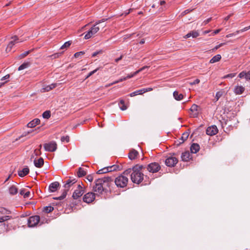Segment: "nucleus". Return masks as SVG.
I'll use <instances>...</instances> for the list:
<instances>
[{"label": "nucleus", "instance_id": "nucleus-1", "mask_svg": "<svg viewBox=\"0 0 250 250\" xmlns=\"http://www.w3.org/2000/svg\"><path fill=\"white\" fill-rule=\"evenodd\" d=\"M145 168V166L140 165H136L132 167L130 178L133 183L139 184L143 182V184L145 185L150 184L149 178L147 176H144L143 171Z\"/></svg>", "mask_w": 250, "mask_h": 250}, {"label": "nucleus", "instance_id": "nucleus-2", "mask_svg": "<svg viewBox=\"0 0 250 250\" xmlns=\"http://www.w3.org/2000/svg\"><path fill=\"white\" fill-rule=\"evenodd\" d=\"M101 181V185L103 187L104 193L111 192V188L114 185V177L112 176H106L98 179Z\"/></svg>", "mask_w": 250, "mask_h": 250}, {"label": "nucleus", "instance_id": "nucleus-3", "mask_svg": "<svg viewBox=\"0 0 250 250\" xmlns=\"http://www.w3.org/2000/svg\"><path fill=\"white\" fill-rule=\"evenodd\" d=\"M76 182V180L75 179H69L67 180L63 186L64 189L63 190L62 195L59 197L54 198V199L57 200H62L63 199L66 197L70 188Z\"/></svg>", "mask_w": 250, "mask_h": 250}, {"label": "nucleus", "instance_id": "nucleus-4", "mask_svg": "<svg viewBox=\"0 0 250 250\" xmlns=\"http://www.w3.org/2000/svg\"><path fill=\"white\" fill-rule=\"evenodd\" d=\"M107 19H103L101 20H99L96 22L95 24L91 28V29L87 32V33L84 36L85 39H89L91 37H92L93 35L97 33L100 28L99 26H97V25L100 24L101 22L105 21Z\"/></svg>", "mask_w": 250, "mask_h": 250}, {"label": "nucleus", "instance_id": "nucleus-5", "mask_svg": "<svg viewBox=\"0 0 250 250\" xmlns=\"http://www.w3.org/2000/svg\"><path fill=\"white\" fill-rule=\"evenodd\" d=\"M128 178L125 175H121L115 179L114 178V184L118 188H123L127 186Z\"/></svg>", "mask_w": 250, "mask_h": 250}, {"label": "nucleus", "instance_id": "nucleus-6", "mask_svg": "<svg viewBox=\"0 0 250 250\" xmlns=\"http://www.w3.org/2000/svg\"><path fill=\"white\" fill-rule=\"evenodd\" d=\"M101 181H99V179H97L94 182V185L93 187V191L96 194H103L104 192L103 187L101 185Z\"/></svg>", "mask_w": 250, "mask_h": 250}, {"label": "nucleus", "instance_id": "nucleus-7", "mask_svg": "<svg viewBox=\"0 0 250 250\" xmlns=\"http://www.w3.org/2000/svg\"><path fill=\"white\" fill-rule=\"evenodd\" d=\"M120 167L118 165H113L111 166H108L104 167L101 169L99 170L96 173L98 174H104L109 172L116 171L119 169Z\"/></svg>", "mask_w": 250, "mask_h": 250}, {"label": "nucleus", "instance_id": "nucleus-8", "mask_svg": "<svg viewBox=\"0 0 250 250\" xmlns=\"http://www.w3.org/2000/svg\"><path fill=\"white\" fill-rule=\"evenodd\" d=\"M145 166L149 172L153 173L159 171L161 169L160 165L156 162H153L147 165V166Z\"/></svg>", "mask_w": 250, "mask_h": 250}, {"label": "nucleus", "instance_id": "nucleus-9", "mask_svg": "<svg viewBox=\"0 0 250 250\" xmlns=\"http://www.w3.org/2000/svg\"><path fill=\"white\" fill-rule=\"evenodd\" d=\"M40 217L39 215L30 216L28 219V226L29 227H34L40 225Z\"/></svg>", "mask_w": 250, "mask_h": 250}, {"label": "nucleus", "instance_id": "nucleus-10", "mask_svg": "<svg viewBox=\"0 0 250 250\" xmlns=\"http://www.w3.org/2000/svg\"><path fill=\"white\" fill-rule=\"evenodd\" d=\"M11 39L12 40L9 42L6 48V51L7 52H10L13 46L15 44L19 42H22L23 41V40L19 38L17 36L12 37Z\"/></svg>", "mask_w": 250, "mask_h": 250}, {"label": "nucleus", "instance_id": "nucleus-11", "mask_svg": "<svg viewBox=\"0 0 250 250\" xmlns=\"http://www.w3.org/2000/svg\"><path fill=\"white\" fill-rule=\"evenodd\" d=\"M43 146L45 150L48 152H54L57 148V144L55 141H51L48 143H45Z\"/></svg>", "mask_w": 250, "mask_h": 250}, {"label": "nucleus", "instance_id": "nucleus-12", "mask_svg": "<svg viewBox=\"0 0 250 250\" xmlns=\"http://www.w3.org/2000/svg\"><path fill=\"white\" fill-rule=\"evenodd\" d=\"M148 66H145L141 68L140 69H139L137 71H135L133 73L131 74H128V75H127V76L126 77H123V78L119 79L118 80L114 81V83H115V84H116V83H120V82H123L124 81L128 79L131 78L133 77L134 76L136 75L139 72L142 71L143 70H144V69H145L146 68H148Z\"/></svg>", "mask_w": 250, "mask_h": 250}, {"label": "nucleus", "instance_id": "nucleus-13", "mask_svg": "<svg viewBox=\"0 0 250 250\" xmlns=\"http://www.w3.org/2000/svg\"><path fill=\"white\" fill-rule=\"evenodd\" d=\"M84 192L83 188L79 184L78 185L77 189L74 190L72 198L74 199H78L81 197Z\"/></svg>", "mask_w": 250, "mask_h": 250}, {"label": "nucleus", "instance_id": "nucleus-14", "mask_svg": "<svg viewBox=\"0 0 250 250\" xmlns=\"http://www.w3.org/2000/svg\"><path fill=\"white\" fill-rule=\"evenodd\" d=\"M96 194L92 192L86 193L83 197V201L86 203H92L95 199Z\"/></svg>", "mask_w": 250, "mask_h": 250}, {"label": "nucleus", "instance_id": "nucleus-15", "mask_svg": "<svg viewBox=\"0 0 250 250\" xmlns=\"http://www.w3.org/2000/svg\"><path fill=\"white\" fill-rule=\"evenodd\" d=\"M178 159L173 156L168 157L165 160V164L168 167H174L178 163Z\"/></svg>", "mask_w": 250, "mask_h": 250}, {"label": "nucleus", "instance_id": "nucleus-16", "mask_svg": "<svg viewBox=\"0 0 250 250\" xmlns=\"http://www.w3.org/2000/svg\"><path fill=\"white\" fill-rule=\"evenodd\" d=\"M12 218L11 216L0 217V233H2L6 228L5 221L10 220Z\"/></svg>", "mask_w": 250, "mask_h": 250}, {"label": "nucleus", "instance_id": "nucleus-17", "mask_svg": "<svg viewBox=\"0 0 250 250\" xmlns=\"http://www.w3.org/2000/svg\"><path fill=\"white\" fill-rule=\"evenodd\" d=\"M218 132V129L215 125L208 126L206 129V133L209 136H213Z\"/></svg>", "mask_w": 250, "mask_h": 250}, {"label": "nucleus", "instance_id": "nucleus-18", "mask_svg": "<svg viewBox=\"0 0 250 250\" xmlns=\"http://www.w3.org/2000/svg\"><path fill=\"white\" fill-rule=\"evenodd\" d=\"M199 107L197 104H193L190 108V115L192 117H197L199 114Z\"/></svg>", "mask_w": 250, "mask_h": 250}, {"label": "nucleus", "instance_id": "nucleus-19", "mask_svg": "<svg viewBox=\"0 0 250 250\" xmlns=\"http://www.w3.org/2000/svg\"><path fill=\"white\" fill-rule=\"evenodd\" d=\"M139 155V152L134 149L130 150L128 153V158L130 160H132L136 159Z\"/></svg>", "mask_w": 250, "mask_h": 250}, {"label": "nucleus", "instance_id": "nucleus-20", "mask_svg": "<svg viewBox=\"0 0 250 250\" xmlns=\"http://www.w3.org/2000/svg\"><path fill=\"white\" fill-rule=\"evenodd\" d=\"M60 186V184L58 182H55L51 184L49 186V190L50 192H53L56 191Z\"/></svg>", "mask_w": 250, "mask_h": 250}, {"label": "nucleus", "instance_id": "nucleus-21", "mask_svg": "<svg viewBox=\"0 0 250 250\" xmlns=\"http://www.w3.org/2000/svg\"><path fill=\"white\" fill-rule=\"evenodd\" d=\"M191 158V155L188 151L182 153L181 159L183 161L188 162Z\"/></svg>", "mask_w": 250, "mask_h": 250}, {"label": "nucleus", "instance_id": "nucleus-22", "mask_svg": "<svg viewBox=\"0 0 250 250\" xmlns=\"http://www.w3.org/2000/svg\"><path fill=\"white\" fill-rule=\"evenodd\" d=\"M57 83H52L50 85H47L41 89V91L42 92H45L49 91L57 86Z\"/></svg>", "mask_w": 250, "mask_h": 250}, {"label": "nucleus", "instance_id": "nucleus-23", "mask_svg": "<svg viewBox=\"0 0 250 250\" xmlns=\"http://www.w3.org/2000/svg\"><path fill=\"white\" fill-rule=\"evenodd\" d=\"M29 172V169L26 166L22 170L18 171V175L21 177H23L27 175Z\"/></svg>", "mask_w": 250, "mask_h": 250}, {"label": "nucleus", "instance_id": "nucleus-24", "mask_svg": "<svg viewBox=\"0 0 250 250\" xmlns=\"http://www.w3.org/2000/svg\"><path fill=\"white\" fill-rule=\"evenodd\" d=\"M34 164L36 167L41 168L43 166L44 164L43 159L41 157L37 160L35 159L34 161Z\"/></svg>", "mask_w": 250, "mask_h": 250}, {"label": "nucleus", "instance_id": "nucleus-25", "mask_svg": "<svg viewBox=\"0 0 250 250\" xmlns=\"http://www.w3.org/2000/svg\"><path fill=\"white\" fill-rule=\"evenodd\" d=\"M11 213V211L2 207H0V214L3 215L2 216H10L9 214Z\"/></svg>", "mask_w": 250, "mask_h": 250}, {"label": "nucleus", "instance_id": "nucleus-26", "mask_svg": "<svg viewBox=\"0 0 250 250\" xmlns=\"http://www.w3.org/2000/svg\"><path fill=\"white\" fill-rule=\"evenodd\" d=\"M200 146L196 143H193L190 146V151L192 153H196L200 149Z\"/></svg>", "mask_w": 250, "mask_h": 250}, {"label": "nucleus", "instance_id": "nucleus-27", "mask_svg": "<svg viewBox=\"0 0 250 250\" xmlns=\"http://www.w3.org/2000/svg\"><path fill=\"white\" fill-rule=\"evenodd\" d=\"M199 35V33L196 31H191L189 33H188L186 35H185L184 38L185 39L188 38L190 37H192L193 38L197 37Z\"/></svg>", "mask_w": 250, "mask_h": 250}, {"label": "nucleus", "instance_id": "nucleus-28", "mask_svg": "<svg viewBox=\"0 0 250 250\" xmlns=\"http://www.w3.org/2000/svg\"><path fill=\"white\" fill-rule=\"evenodd\" d=\"M40 123V120L39 119H35L27 124V126L28 127L32 128L39 125Z\"/></svg>", "mask_w": 250, "mask_h": 250}, {"label": "nucleus", "instance_id": "nucleus-29", "mask_svg": "<svg viewBox=\"0 0 250 250\" xmlns=\"http://www.w3.org/2000/svg\"><path fill=\"white\" fill-rule=\"evenodd\" d=\"M174 99L177 101H180L183 98V95L177 91H175L173 93Z\"/></svg>", "mask_w": 250, "mask_h": 250}, {"label": "nucleus", "instance_id": "nucleus-30", "mask_svg": "<svg viewBox=\"0 0 250 250\" xmlns=\"http://www.w3.org/2000/svg\"><path fill=\"white\" fill-rule=\"evenodd\" d=\"M18 188L15 186H12L9 188V192L11 195H15L18 193Z\"/></svg>", "mask_w": 250, "mask_h": 250}, {"label": "nucleus", "instance_id": "nucleus-31", "mask_svg": "<svg viewBox=\"0 0 250 250\" xmlns=\"http://www.w3.org/2000/svg\"><path fill=\"white\" fill-rule=\"evenodd\" d=\"M221 59V56L220 54H217L215 56H214L213 57H212L210 61L209 62L211 63H213L215 62H216L218 61H219Z\"/></svg>", "mask_w": 250, "mask_h": 250}, {"label": "nucleus", "instance_id": "nucleus-32", "mask_svg": "<svg viewBox=\"0 0 250 250\" xmlns=\"http://www.w3.org/2000/svg\"><path fill=\"white\" fill-rule=\"evenodd\" d=\"M244 91V88L242 86H237L234 89V92L236 94H241Z\"/></svg>", "mask_w": 250, "mask_h": 250}, {"label": "nucleus", "instance_id": "nucleus-33", "mask_svg": "<svg viewBox=\"0 0 250 250\" xmlns=\"http://www.w3.org/2000/svg\"><path fill=\"white\" fill-rule=\"evenodd\" d=\"M77 174L79 177H82L86 174V172L83 168L79 167Z\"/></svg>", "mask_w": 250, "mask_h": 250}, {"label": "nucleus", "instance_id": "nucleus-34", "mask_svg": "<svg viewBox=\"0 0 250 250\" xmlns=\"http://www.w3.org/2000/svg\"><path fill=\"white\" fill-rule=\"evenodd\" d=\"M53 209L54 208L51 206L44 207L43 208L42 211L46 213H48L52 212Z\"/></svg>", "mask_w": 250, "mask_h": 250}, {"label": "nucleus", "instance_id": "nucleus-35", "mask_svg": "<svg viewBox=\"0 0 250 250\" xmlns=\"http://www.w3.org/2000/svg\"><path fill=\"white\" fill-rule=\"evenodd\" d=\"M30 65V63L28 62H25L21 64L18 68V70H22L27 68Z\"/></svg>", "mask_w": 250, "mask_h": 250}, {"label": "nucleus", "instance_id": "nucleus-36", "mask_svg": "<svg viewBox=\"0 0 250 250\" xmlns=\"http://www.w3.org/2000/svg\"><path fill=\"white\" fill-rule=\"evenodd\" d=\"M119 105L122 110H125L127 108V107L125 105V101L123 100H121L120 101Z\"/></svg>", "mask_w": 250, "mask_h": 250}, {"label": "nucleus", "instance_id": "nucleus-37", "mask_svg": "<svg viewBox=\"0 0 250 250\" xmlns=\"http://www.w3.org/2000/svg\"><path fill=\"white\" fill-rule=\"evenodd\" d=\"M143 92V91L142 89H139L138 90H137L129 94V96L130 97H133V96H136L137 95H142L144 93Z\"/></svg>", "mask_w": 250, "mask_h": 250}, {"label": "nucleus", "instance_id": "nucleus-38", "mask_svg": "<svg viewBox=\"0 0 250 250\" xmlns=\"http://www.w3.org/2000/svg\"><path fill=\"white\" fill-rule=\"evenodd\" d=\"M188 134L187 132L184 133L180 139L182 141L179 142V144L184 143L188 139Z\"/></svg>", "mask_w": 250, "mask_h": 250}, {"label": "nucleus", "instance_id": "nucleus-39", "mask_svg": "<svg viewBox=\"0 0 250 250\" xmlns=\"http://www.w3.org/2000/svg\"><path fill=\"white\" fill-rule=\"evenodd\" d=\"M51 112L49 110H46L42 113V117L44 119H48L50 117Z\"/></svg>", "mask_w": 250, "mask_h": 250}, {"label": "nucleus", "instance_id": "nucleus-40", "mask_svg": "<svg viewBox=\"0 0 250 250\" xmlns=\"http://www.w3.org/2000/svg\"><path fill=\"white\" fill-rule=\"evenodd\" d=\"M100 67H98L97 68H96V69L91 71L90 72H89L88 75L86 76V77L84 79V80L87 79V78H88L89 77H90L91 76H92L93 74H94V73H95L98 70L100 69Z\"/></svg>", "mask_w": 250, "mask_h": 250}, {"label": "nucleus", "instance_id": "nucleus-41", "mask_svg": "<svg viewBox=\"0 0 250 250\" xmlns=\"http://www.w3.org/2000/svg\"><path fill=\"white\" fill-rule=\"evenodd\" d=\"M71 41H68L65 42L61 47V49H63L64 48H66L70 46V45L71 44Z\"/></svg>", "mask_w": 250, "mask_h": 250}, {"label": "nucleus", "instance_id": "nucleus-42", "mask_svg": "<svg viewBox=\"0 0 250 250\" xmlns=\"http://www.w3.org/2000/svg\"><path fill=\"white\" fill-rule=\"evenodd\" d=\"M132 172V168H128L126 170H125L122 174V175H125L127 176L128 175L130 174V173Z\"/></svg>", "mask_w": 250, "mask_h": 250}, {"label": "nucleus", "instance_id": "nucleus-43", "mask_svg": "<svg viewBox=\"0 0 250 250\" xmlns=\"http://www.w3.org/2000/svg\"><path fill=\"white\" fill-rule=\"evenodd\" d=\"M49 221V220L48 219L42 217L41 218H40V226L42 225L44 223H48Z\"/></svg>", "mask_w": 250, "mask_h": 250}, {"label": "nucleus", "instance_id": "nucleus-44", "mask_svg": "<svg viewBox=\"0 0 250 250\" xmlns=\"http://www.w3.org/2000/svg\"><path fill=\"white\" fill-rule=\"evenodd\" d=\"M103 53V51L102 50H100L99 51H96L92 53V57H95L97 56L99 54H102Z\"/></svg>", "mask_w": 250, "mask_h": 250}, {"label": "nucleus", "instance_id": "nucleus-45", "mask_svg": "<svg viewBox=\"0 0 250 250\" xmlns=\"http://www.w3.org/2000/svg\"><path fill=\"white\" fill-rule=\"evenodd\" d=\"M222 92H221V91L217 92L216 93L215 97L216 101H217L219 99V98L222 96Z\"/></svg>", "mask_w": 250, "mask_h": 250}, {"label": "nucleus", "instance_id": "nucleus-46", "mask_svg": "<svg viewBox=\"0 0 250 250\" xmlns=\"http://www.w3.org/2000/svg\"><path fill=\"white\" fill-rule=\"evenodd\" d=\"M62 142H66L68 143L69 141V137L68 136H62L61 137Z\"/></svg>", "mask_w": 250, "mask_h": 250}, {"label": "nucleus", "instance_id": "nucleus-47", "mask_svg": "<svg viewBox=\"0 0 250 250\" xmlns=\"http://www.w3.org/2000/svg\"><path fill=\"white\" fill-rule=\"evenodd\" d=\"M84 54V52L83 51L78 52L74 54V57L75 58H79L80 56L83 55Z\"/></svg>", "mask_w": 250, "mask_h": 250}, {"label": "nucleus", "instance_id": "nucleus-48", "mask_svg": "<svg viewBox=\"0 0 250 250\" xmlns=\"http://www.w3.org/2000/svg\"><path fill=\"white\" fill-rule=\"evenodd\" d=\"M235 74H234V73H230V74H229L228 75H226L225 76H224L223 77V78L224 79H226V78H233L235 76Z\"/></svg>", "mask_w": 250, "mask_h": 250}, {"label": "nucleus", "instance_id": "nucleus-49", "mask_svg": "<svg viewBox=\"0 0 250 250\" xmlns=\"http://www.w3.org/2000/svg\"><path fill=\"white\" fill-rule=\"evenodd\" d=\"M247 73L243 71V72H241L240 73H239L238 77L240 78H242L245 77L247 79Z\"/></svg>", "mask_w": 250, "mask_h": 250}, {"label": "nucleus", "instance_id": "nucleus-50", "mask_svg": "<svg viewBox=\"0 0 250 250\" xmlns=\"http://www.w3.org/2000/svg\"><path fill=\"white\" fill-rule=\"evenodd\" d=\"M30 51H26L23 53H22L20 55V57L21 58H24L25 57H26L27 55L29 54V53H30Z\"/></svg>", "mask_w": 250, "mask_h": 250}, {"label": "nucleus", "instance_id": "nucleus-51", "mask_svg": "<svg viewBox=\"0 0 250 250\" xmlns=\"http://www.w3.org/2000/svg\"><path fill=\"white\" fill-rule=\"evenodd\" d=\"M31 195L30 192L29 191H26L25 192V194H24V198H30Z\"/></svg>", "mask_w": 250, "mask_h": 250}, {"label": "nucleus", "instance_id": "nucleus-52", "mask_svg": "<svg viewBox=\"0 0 250 250\" xmlns=\"http://www.w3.org/2000/svg\"><path fill=\"white\" fill-rule=\"evenodd\" d=\"M143 93H146V92H149V91H151L153 90V88H151V87H148V88H143Z\"/></svg>", "mask_w": 250, "mask_h": 250}, {"label": "nucleus", "instance_id": "nucleus-53", "mask_svg": "<svg viewBox=\"0 0 250 250\" xmlns=\"http://www.w3.org/2000/svg\"><path fill=\"white\" fill-rule=\"evenodd\" d=\"M86 179L89 182H92L93 180V176L92 175H88L86 177Z\"/></svg>", "mask_w": 250, "mask_h": 250}, {"label": "nucleus", "instance_id": "nucleus-54", "mask_svg": "<svg viewBox=\"0 0 250 250\" xmlns=\"http://www.w3.org/2000/svg\"><path fill=\"white\" fill-rule=\"evenodd\" d=\"M200 83V80L198 79L194 80L192 82L190 83L191 85L198 84Z\"/></svg>", "mask_w": 250, "mask_h": 250}, {"label": "nucleus", "instance_id": "nucleus-55", "mask_svg": "<svg viewBox=\"0 0 250 250\" xmlns=\"http://www.w3.org/2000/svg\"><path fill=\"white\" fill-rule=\"evenodd\" d=\"M192 10H189V9H187V10H185L184 11H183L182 13V15L183 16L185 15H186L188 13H189L190 11H191Z\"/></svg>", "mask_w": 250, "mask_h": 250}, {"label": "nucleus", "instance_id": "nucleus-56", "mask_svg": "<svg viewBox=\"0 0 250 250\" xmlns=\"http://www.w3.org/2000/svg\"><path fill=\"white\" fill-rule=\"evenodd\" d=\"M224 44V43H221L217 45H216L214 48V50H217L218 49V48H219L220 47H221L222 46H223V45Z\"/></svg>", "mask_w": 250, "mask_h": 250}, {"label": "nucleus", "instance_id": "nucleus-57", "mask_svg": "<svg viewBox=\"0 0 250 250\" xmlns=\"http://www.w3.org/2000/svg\"><path fill=\"white\" fill-rule=\"evenodd\" d=\"M9 77H10V75L9 74H7V75H5V76L1 78V81H4L5 80H7V79H9Z\"/></svg>", "mask_w": 250, "mask_h": 250}, {"label": "nucleus", "instance_id": "nucleus-58", "mask_svg": "<svg viewBox=\"0 0 250 250\" xmlns=\"http://www.w3.org/2000/svg\"><path fill=\"white\" fill-rule=\"evenodd\" d=\"M26 191V189H22L21 190H20V193L21 195H23L24 196V194H25Z\"/></svg>", "mask_w": 250, "mask_h": 250}, {"label": "nucleus", "instance_id": "nucleus-59", "mask_svg": "<svg viewBox=\"0 0 250 250\" xmlns=\"http://www.w3.org/2000/svg\"><path fill=\"white\" fill-rule=\"evenodd\" d=\"M34 153L36 156L40 155L41 154L40 150H37V149L35 150Z\"/></svg>", "mask_w": 250, "mask_h": 250}, {"label": "nucleus", "instance_id": "nucleus-60", "mask_svg": "<svg viewBox=\"0 0 250 250\" xmlns=\"http://www.w3.org/2000/svg\"><path fill=\"white\" fill-rule=\"evenodd\" d=\"M123 58V55H121L119 58L115 60L116 62H118L119 61L121 60Z\"/></svg>", "mask_w": 250, "mask_h": 250}, {"label": "nucleus", "instance_id": "nucleus-61", "mask_svg": "<svg viewBox=\"0 0 250 250\" xmlns=\"http://www.w3.org/2000/svg\"><path fill=\"white\" fill-rule=\"evenodd\" d=\"M244 31H245V30H244V28H243V29H242L240 30H238V31H236V32L234 34L236 35V34H238L240 32H244Z\"/></svg>", "mask_w": 250, "mask_h": 250}, {"label": "nucleus", "instance_id": "nucleus-62", "mask_svg": "<svg viewBox=\"0 0 250 250\" xmlns=\"http://www.w3.org/2000/svg\"><path fill=\"white\" fill-rule=\"evenodd\" d=\"M115 84V83H114V82H113V83H109V84H106V85H105V87H108L110 86H111V85H113V84Z\"/></svg>", "mask_w": 250, "mask_h": 250}, {"label": "nucleus", "instance_id": "nucleus-63", "mask_svg": "<svg viewBox=\"0 0 250 250\" xmlns=\"http://www.w3.org/2000/svg\"><path fill=\"white\" fill-rule=\"evenodd\" d=\"M211 18H209L207 20L205 21L204 22L205 23V24H207L208 23L210 22L211 21Z\"/></svg>", "mask_w": 250, "mask_h": 250}, {"label": "nucleus", "instance_id": "nucleus-64", "mask_svg": "<svg viewBox=\"0 0 250 250\" xmlns=\"http://www.w3.org/2000/svg\"><path fill=\"white\" fill-rule=\"evenodd\" d=\"M247 79L250 80V71L247 73Z\"/></svg>", "mask_w": 250, "mask_h": 250}]
</instances>
